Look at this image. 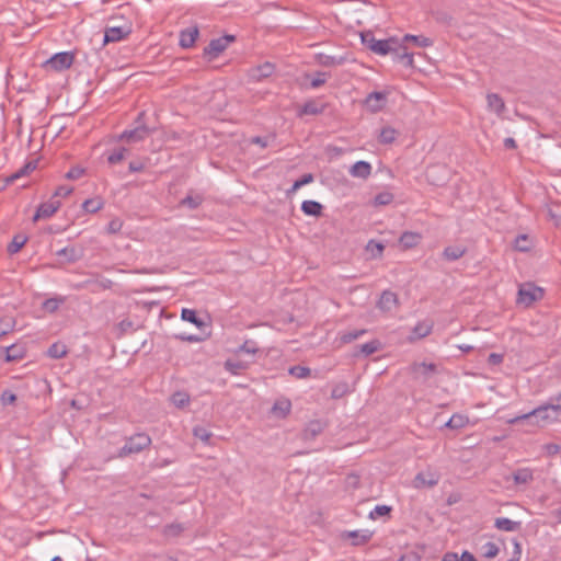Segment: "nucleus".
<instances>
[{
  "mask_svg": "<svg viewBox=\"0 0 561 561\" xmlns=\"http://www.w3.org/2000/svg\"><path fill=\"white\" fill-rule=\"evenodd\" d=\"M534 416L538 421H556L561 417V393L551 399V402L531 410L528 413L517 415L508 421H526L528 417Z\"/></svg>",
  "mask_w": 561,
  "mask_h": 561,
  "instance_id": "nucleus-1",
  "label": "nucleus"
},
{
  "mask_svg": "<svg viewBox=\"0 0 561 561\" xmlns=\"http://www.w3.org/2000/svg\"><path fill=\"white\" fill-rule=\"evenodd\" d=\"M363 44L369 48L373 53L386 56L390 54L391 50H394V44H397L396 37H390L387 39H377L375 38L371 32H366L362 34Z\"/></svg>",
  "mask_w": 561,
  "mask_h": 561,
  "instance_id": "nucleus-2",
  "label": "nucleus"
},
{
  "mask_svg": "<svg viewBox=\"0 0 561 561\" xmlns=\"http://www.w3.org/2000/svg\"><path fill=\"white\" fill-rule=\"evenodd\" d=\"M131 33V23L123 20L121 23L114 15L107 18V43L124 39Z\"/></svg>",
  "mask_w": 561,
  "mask_h": 561,
  "instance_id": "nucleus-3",
  "label": "nucleus"
},
{
  "mask_svg": "<svg viewBox=\"0 0 561 561\" xmlns=\"http://www.w3.org/2000/svg\"><path fill=\"white\" fill-rule=\"evenodd\" d=\"M144 116L145 113L140 112L136 119L137 126L133 129L125 130L119 136L114 137V139L117 141L139 142L148 137L151 134V129L141 123Z\"/></svg>",
  "mask_w": 561,
  "mask_h": 561,
  "instance_id": "nucleus-4",
  "label": "nucleus"
},
{
  "mask_svg": "<svg viewBox=\"0 0 561 561\" xmlns=\"http://www.w3.org/2000/svg\"><path fill=\"white\" fill-rule=\"evenodd\" d=\"M151 443L150 437L145 433H137L126 439L125 445L119 449L118 457L140 453Z\"/></svg>",
  "mask_w": 561,
  "mask_h": 561,
  "instance_id": "nucleus-5",
  "label": "nucleus"
},
{
  "mask_svg": "<svg viewBox=\"0 0 561 561\" xmlns=\"http://www.w3.org/2000/svg\"><path fill=\"white\" fill-rule=\"evenodd\" d=\"M543 297L542 288L536 286L534 283H525L519 286L517 304L529 307L535 301Z\"/></svg>",
  "mask_w": 561,
  "mask_h": 561,
  "instance_id": "nucleus-6",
  "label": "nucleus"
},
{
  "mask_svg": "<svg viewBox=\"0 0 561 561\" xmlns=\"http://www.w3.org/2000/svg\"><path fill=\"white\" fill-rule=\"evenodd\" d=\"M234 39L236 38L233 35H225L211 39L209 44L204 48V56L208 57L209 60L217 58Z\"/></svg>",
  "mask_w": 561,
  "mask_h": 561,
  "instance_id": "nucleus-7",
  "label": "nucleus"
},
{
  "mask_svg": "<svg viewBox=\"0 0 561 561\" xmlns=\"http://www.w3.org/2000/svg\"><path fill=\"white\" fill-rule=\"evenodd\" d=\"M75 60V55L71 51H61L53 55L45 64V66L54 71H62L71 67Z\"/></svg>",
  "mask_w": 561,
  "mask_h": 561,
  "instance_id": "nucleus-8",
  "label": "nucleus"
},
{
  "mask_svg": "<svg viewBox=\"0 0 561 561\" xmlns=\"http://www.w3.org/2000/svg\"><path fill=\"white\" fill-rule=\"evenodd\" d=\"M60 206L61 203L53 197L50 201L42 203L33 216V221L36 222L39 219L50 218L60 208Z\"/></svg>",
  "mask_w": 561,
  "mask_h": 561,
  "instance_id": "nucleus-9",
  "label": "nucleus"
},
{
  "mask_svg": "<svg viewBox=\"0 0 561 561\" xmlns=\"http://www.w3.org/2000/svg\"><path fill=\"white\" fill-rule=\"evenodd\" d=\"M91 51L88 54L90 58L95 57L96 61H103V48L105 47V31L96 32L90 39Z\"/></svg>",
  "mask_w": 561,
  "mask_h": 561,
  "instance_id": "nucleus-10",
  "label": "nucleus"
},
{
  "mask_svg": "<svg viewBox=\"0 0 561 561\" xmlns=\"http://www.w3.org/2000/svg\"><path fill=\"white\" fill-rule=\"evenodd\" d=\"M386 102H387V93L386 92L374 91V92L369 93L365 99V104L374 113L381 111L385 107Z\"/></svg>",
  "mask_w": 561,
  "mask_h": 561,
  "instance_id": "nucleus-11",
  "label": "nucleus"
},
{
  "mask_svg": "<svg viewBox=\"0 0 561 561\" xmlns=\"http://www.w3.org/2000/svg\"><path fill=\"white\" fill-rule=\"evenodd\" d=\"M390 54L393 55V59L404 64L407 67L413 66V55L407 51V47L404 43L397 38V44H394V50H391Z\"/></svg>",
  "mask_w": 561,
  "mask_h": 561,
  "instance_id": "nucleus-12",
  "label": "nucleus"
},
{
  "mask_svg": "<svg viewBox=\"0 0 561 561\" xmlns=\"http://www.w3.org/2000/svg\"><path fill=\"white\" fill-rule=\"evenodd\" d=\"M438 483V476L433 472H420L413 480V485L416 489L432 488Z\"/></svg>",
  "mask_w": 561,
  "mask_h": 561,
  "instance_id": "nucleus-13",
  "label": "nucleus"
},
{
  "mask_svg": "<svg viewBox=\"0 0 561 561\" xmlns=\"http://www.w3.org/2000/svg\"><path fill=\"white\" fill-rule=\"evenodd\" d=\"M199 31L196 26L194 27H187L180 33V46L182 48H191L197 37H198Z\"/></svg>",
  "mask_w": 561,
  "mask_h": 561,
  "instance_id": "nucleus-14",
  "label": "nucleus"
},
{
  "mask_svg": "<svg viewBox=\"0 0 561 561\" xmlns=\"http://www.w3.org/2000/svg\"><path fill=\"white\" fill-rule=\"evenodd\" d=\"M350 174L353 178L366 180L371 174V165L367 161H357L351 167Z\"/></svg>",
  "mask_w": 561,
  "mask_h": 561,
  "instance_id": "nucleus-15",
  "label": "nucleus"
},
{
  "mask_svg": "<svg viewBox=\"0 0 561 561\" xmlns=\"http://www.w3.org/2000/svg\"><path fill=\"white\" fill-rule=\"evenodd\" d=\"M275 66L271 62H264L253 69H251L250 76L256 81L266 79L273 75Z\"/></svg>",
  "mask_w": 561,
  "mask_h": 561,
  "instance_id": "nucleus-16",
  "label": "nucleus"
},
{
  "mask_svg": "<svg viewBox=\"0 0 561 561\" xmlns=\"http://www.w3.org/2000/svg\"><path fill=\"white\" fill-rule=\"evenodd\" d=\"M56 254L60 257L61 263H73L77 262L82 253L80 250L75 247H66L56 252Z\"/></svg>",
  "mask_w": 561,
  "mask_h": 561,
  "instance_id": "nucleus-17",
  "label": "nucleus"
},
{
  "mask_svg": "<svg viewBox=\"0 0 561 561\" xmlns=\"http://www.w3.org/2000/svg\"><path fill=\"white\" fill-rule=\"evenodd\" d=\"M398 305V296L390 291L385 290L378 301V308L383 311H390Z\"/></svg>",
  "mask_w": 561,
  "mask_h": 561,
  "instance_id": "nucleus-18",
  "label": "nucleus"
},
{
  "mask_svg": "<svg viewBox=\"0 0 561 561\" xmlns=\"http://www.w3.org/2000/svg\"><path fill=\"white\" fill-rule=\"evenodd\" d=\"M290 409L291 402L288 399H279L275 401L272 412L275 417L285 419L289 414Z\"/></svg>",
  "mask_w": 561,
  "mask_h": 561,
  "instance_id": "nucleus-19",
  "label": "nucleus"
},
{
  "mask_svg": "<svg viewBox=\"0 0 561 561\" xmlns=\"http://www.w3.org/2000/svg\"><path fill=\"white\" fill-rule=\"evenodd\" d=\"M5 352V362H15L22 359L25 356V348L20 344H12L10 346L4 347Z\"/></svg>",
  "mask_w": 561,
  "mask_h": 561,
  "instance_id": "nucleus-20",
  "label": "nucleus"
},
{
  "mask_svg": "<svg viewBox=\"0 0 561 561\" xmlns=\"http://www.w3.org/2000/svg\"><path fill=\"white\" fill-rule=\"evenodd\" d=\"M37 168V160H32L26 162L20 170H18L15 173L11 174L10 176L5 178V184H11L15 180L27 175L32 171H34Z\"/></svg>",
  "mask_w": 561,
  "mask_h": 561,
  "instance_id": "nucleus-21",
  "label": "nucleus"
},
{
  "mask_svg": "<svg viewBox=\"0 0 561 561\" xmlns=\"http://www.w3.org/2000/svg\"><path fill=\"white\" fill-rule=\"evenodd\" d=\"M488 108L497 115H501L505 110L503 99L496 93H489L486 95Z\"/></svg>",
  "mask_w": 561,
  "mask_h": 561,
  "instance_id": "nucleus-22",
  "label": "nucleus"
},
{
  "mask_svg": "<svg viewBox=\"0 0 561 561\" xmlns=\"http://www.w3.org/2000/svg\"><path fill=\"white\" fill-rule=\"evenodd\" d=\"M316 59L317 62L323 67L340 66L345 62V57L343 56H330L322 53L317 54Z\"/></svg>",
  "mask_w": 561,
  "mask_h": 561,
  "instance_id": "nucleus-23",
  "label": "nucleus"
},
{
  "mask_svg": "<svg viewBox=\"0 0 561 561\" xmlns=\"http://www.w3.org/2000/svg\"><path fill=\"white\" fill-rule=\"evenodd\" d=\"M520 525H522L520 522H515V520H512L506 517H499L494 522V526L499 530H503V531H517V530H519Z\"/></svg>",
  "mask_w": 561,
  "mask_h": 561,
  "instance_id": "nucleus-24",
  "label": "nucleus"
},
{
  "mask_svg": "<svg viewBox=\"0 0 561 561\" xmlns=\"http://www.w3.org/2000/svg\"><path fill=\"white\" fill-rule=\"evenodd\" d=\"M467 249L460 245L446 247L443 251V257L447 261H456L462 257Z\"/></svg>",
  "mask_w": 561,
  "mask_h": 561,
  "instance_id": "nucleus-25",
  "label": "nucleus"
},
{
  "mask_svg": "<svg viewBox=\"0 0 561 561\" xmlns=\"http://www.w3.org/2000/svg\"><path fill=\"white\" fill-rule=\"evenodd\" d=\"M381 343L378 340H373L357 346L358 351L354 353L355 356L364 355L369 356L379 351Z\"/></svg>",
  "mask_w": 561,
  "mask_h": 561,
  "instance_id": "nucleus-26",
  "label": "nucleus"
},
{
  "mask_svg": "<svg viewBox=\"0 0 561 561\" xmlns=\"http://www.w3.org/2000/svg\"><path fill=\"white\" fill-rule=\"evenodd\" d=\"M371 537V534L369 531H347L343 534V538H351L353 539L352 545L353 546H359L365 542H367Z\"/></svg>",
  "mask_w": 561,
  "mask_h": 561,
  "instance_id": "nucleus-27",
  "label": "nucleus"
},
{
  "mask_svg": "<svg viewBox=\"0 0 561 561\" xmlns=\"http://www.w3.org/2000/svg\"><path fill=\"white\" fill-rule=\"evenodd\" d=\"M323 206L316 201H304L301 204V210L308 216H320L322 214Z\"/></svg>",
  "mask_w": 561,
  "mask_h": 561,
  "instance_id": "nucleus-28",
  "label": "nucleus"
},
{
  "mask_svg": "<svg viewBox=\"0 0 561 561\" xmlns=\"http://www.w3.org/2000/svg\"><path fill=\"white\" fill-rule=\"evenodd\" d=\"M421 240V236L416 232L405 231L401 234L399 242L404 249L415 247Z\"/></svg>",
  "mask_w": 561,
  "mask_h": 561,
  "instance_id": "nucleus-29",
  "label": "nucleus"
},
{
  "mask_svg": "<svg viewBox=\"0 0 561 561\" xmlns=\"http://www.w3.org/2000/svg\"><path fill=\"white\" fill-rule=\"evenodd\" d=\"M27 236L23 233H18L13 237L12 241L8 244L7 251L9 254L18 253L24 244L27 242Z\"/></svg>",
  "mask_w": 561,
  "mask_h": 561,
  "instance_id": "nucleus-30",
  "label": "nucleus"
},
{
  "mask_svg": "<svg viewBox=\"0 0 561 561\" xmlns=\"http://www.w3.org/2000/svg\"><path fill=\"white\" fill-rule=\"evenodd\" d=\"M533 470L529 468H522L513 473V480L516 484H527L533 481Z\"/></svg>",
  "mask_w": 561,
  "mask_h": 561,
  "instance_id": "nucleus-31",
  "label": "nucleus"
},
{
  "mask_svg": "<svg viewBox=\"0 0 561 561\" xmlns=\"http://www.w3.org/2000/svg\"><path fill=\"white\" fill-rule=\"evenodd\" d=\"M402 42H412L415 46L419 47H430L433 45V41L428 37H425L423 35H411L407 34L403 36Z\"/></svg>",
  "mask_w": 561,
  "mask_h": 561,
  "instance_id": "nucleus-32",
  "label": "nucleus"
},
{
  "mask_svg": "<svg viewBox=\"0 0 561 561\" xmlns=\"http://www.w3.org/2000/svg\"><path fill=\"white\" fill-rule=\"evenodd\" d=\"M103 201L101 197L85 199L82 204V208L85 213L94 214L102 209Z\"/></svg>",
  "mask_w": 561,
  "mask_h": 561,
  "instance_id": "nucleus-33",
  "label": "nucleus"
},
{
  "mask_svg": "<svg viewBox=\"0 0 561 561\" xmlns=\"http://www.w3.org/2000/svg\"><path fill=\"white\" fill-rule=\"evenodd\" d=\"M67 354L66 345L61 343H54L47 350V355L51 358L59 359Z\"/></svg>",
  "mask_w": 561,
  "mask_h": 561,
  "instance_id": "nucleus-34",
  "label": "nucleus"
},
{
  "mask_svg": "<svg viewBox=\"0 0 561 561\" xmlns=\"http://www.w3.org/2000/svg\"><path fill=\"white\" fill-rule=\"evenodd\" d=\"M322 431V423H309L308 427L302 432V438L305 440L313 439Z\"/></svg>",
  "mask_w": 561,
  "mask_h": 561,
  "instance_id": "nucleus-35",
  "label": "nucleus"
},
{
  "mask_svg": "<svg viewBox=\"0 0 561 561\" xmlns=\"http://www.w3.org/2000/svg\"><path fill=\"white\" fill-rule=\"evenodd\" d=\"M397 134L398 133L394 128L389 127V126L383 127L380 130L379 141L385 145L392 144L396 140Z\"/></svg>",
  "mask_w": 561,
  "mask_h": 561,
  "instance_id": "nucleus-36",
  "label": "nucleus"
},
{
  "mask_svg": "<svg viewBox=\"0 0 561 561\" xmlns=\"http://www.w3.org/2000/svg\"><path fill=\"white\" fill-rule=\"evenodd\" d=\"M181 318L184 321L195 324L197 328H201L204 325V322L196 316V312L193 309H186V308L182 309Z\"/></svg>",
  "mask_w": 561,
  "mask_h": 561,
  "instance_id": "nucleus-37",
  "label": "nucleus"
},
{
  "mask_svg": "<svg viewBox=\"0 0 561 561\" xmlns=\"http://www.w3.org/2000/svg\"><path fill=\"white\" fill-rule=\"evenodd\" d=\"M247 368V364L241 360L228 359L225 362V369L232 375H239Z\"/></svg>",
  "mask_w": 561,
  "mask_h": 561,
  "instance_id": "nucleus-38",
  "label": "nucleus"
},
{
  "mask_svg": "<svg viewBox=\"0 0 561 561\" xmlns=\"http://www.w3.org/2000/svg\"><path fill=\"white\" fill-rule=\"evenodd\" d=\"M313 181V175L311 173L304 174L299 180L295 181L293 186L287 191V194L290 195L298 191L304 185H307Z\"/></svg>",
  "mask_w": 561,
  "mask_h": 561,
  "instance_id": "nucleus-39",
  "label": "nucleus"
},
{
  "mask_svg": "<svg viewBox=\"0 0 561 561\" xmlns=\"http://www.w3.org/2000/svg\"><path fill=\"white\" fill-rule=\"evenodd\" d=\"M436 369L434 364L419 363L413 365V371L425 377H428Z\"/></svg>",
  "mask_w": 561,
  "mask_h": 561,
  "instance_id": "nucleus-40",
  "label": "nucleus"
},
{
  "mask_svg": "<svg viewBox=\"0 0 561 561\" xmlns=\"http://www.w3.org/2000/svg\"><path fill=\"white\" fill-rule=\"evenodd\" d=\"M190 401V396L184 391H178L172 394L171 402L176 408H184Z\"/></svg>",
  "mask_w": 561,
  "mask_h": 561,
  "instance_id": "nucleus-41",
  "label": "nucleus"
},
{
  "mask_svg": "<svg viewBox=\"0 0 561 561\" xmlns=\"http://www.w3.org/2000/svg\"><path fill=\"white\" fill-rule=\"evenodd\" d=\"M193 434L195 437L201 439L205 444H209L210 437L213 436L211 432H209L205 426L197 425L193 430Z\"/></svg>",
  "mask_w": 561,
  "mask_h": 561,
  "instance_id": "nucleus-42",
  "label": "nucleus"
},
{
  "mask_svg": "<svg viewBox=\"0 0 561 561\" xmlns=\"http://www.w3.org/2000/svg\"><path fill=\"white\" fill-rule=\"evenodd\" d=\"M184 525L180 523H173L164 527L163 534L167 537H178L184 531Z\"/></svg>",
  "mask_w": 561,
  "mask_h": 561,
  "instance_id": "nucleus-43",
  "label": "nucleus"
},
{
  "mask_svg": "<svg viewBox=\"0 0 561 561\" xmlns=\"http://www.w3.org/2000/svg\"><path fill=\"white\" fill-rule=\"evenodd\" d=\"M322 108L313 101L307 102L300 110L301 115H318Z\"/></svg>",
  "mask_w": 561,
  "mask_h": 561,
  "instance_id": "nucleus-44",
  "label": "nucleus"
},
{
  "mask_svg": "<svg viewBox=\"0 0 561 561\" xmlns=\"http://www.w3.org/2000/svg\"><path fill=\"white\" fill-rule=\"evenodd\" d=\"M289 374L298 379H304L310 376L311 370L308 367L296 365L289 368Z\"/></svg>",
  "mask_w": 561,
  "mask_h": 561,
  "instance_id": "nucleus-45",
  "label": "nucleus"
},
{
  "mask_svg": "<svg viewBox=\"0 0 561 561\" xmlns=\"http://www.w3.org/2000/svg\"><path fill=\"white\" fill-rule=\"evenodd\" d=\"M393 194L390 192H381L375 196L374 204L376 206H386L392 203Z\"/></svg>",
  "mask_w": 561,
  "mask_h": 561,
  "instance_id": "nucleus-46",
  "label": "nucleus"
},
{
  "mask_svg": "<svg viewBox=\"0 0 561 561\" xmlns=\"http://www.w3.org/2000/svg\"><path fill=\"white\" fill-rule=\"evenodd\" d=\"M348 391V385L346 382H340L333 387L331 391V397L333 399H340L343 398Z\"/></svg>",
  "mask_w": 561,
  "mask_h": 561,
  "instance_id": "nucleus-47",
  "label": "nucleus"
},
{
  "mask_svg": "<svg viewBox=\"0 0 561 561\" xmlns=\"http://www.w3.org/2000/svg\"><path fill=\"white\" fill-rule=\"evenodd\" d=\"M383 249H385V247L382 243L376 242L374 240L368 241V243L366 245V250L371 252L373 257L381 256Z\"/></svg>",
  "mask_w": 561,
  "mask_h": 561,
  "instance_id": "nucleus-48",
  "label": "nucleus"
},
{
  "mask_svg": "<svg viewBox=\"0 0 561 561\" xmlns=\"http://www.w3.org/2000/svg\"><path fill=\"white\" fill-rule=\"evenodd\" d=\"M126 153H128V149L125 147H121L116 150H113V152L110 156H107V162L117 163L124 159Z\"/></svg>",
  "mask_w": 561,
  "mask_h": 561,
  "instance_id": "nucleus-49",
  "label": "nucleus"
},
{
  "mask_svg": "<svg viewBox=\"0 0 561 561\" xmlns=\"http://www.w3.org/2000/svg\"><path fill=\"white\" fill-rule=\"evenodd\" d=\"M366 332H367L366 330L362 329V330H354V331L343 333L341 335V341L343 343H351V342L357 340L358 337H360L362 335H364Z\"/></svg>",
  "mask_w": 561,
  "mask_h": 561,
  "instance_id": "nucleus-50",
  "label": "nucleus"
},
{
  "mask_svg": "<svg viewBox=\"0 0 561 561\" xmlns=\"http://www.w3.org/2000/svg\"><path fill=\"white\" fill-rule=\"evenodd\" d=\"M436 171H443L446 173V169L444 167L432 165L426 171V178L432 184L439 185V179L435 176Z\"/></svg>",
  "mask_w": 561,
  "mask_h": 561,
  "instance_id": "nucleus-51",
  "label": "nucleus"
},
{
  "mask_svg": "<svg viewBox=\"0 0 561 561\" xmlns=\"http://www.w3.org/2000/svg\"><path fill=\"white\" fill-rule=\"evenodd\" d=\"M483 556L488 559L495 558L499 554V547L494 542H486L482 547Z\"/></svg>",
  "mask_w": 561,
  "mask_h": 561,
  "instance_id": "nucleus-52",
  "label": "nucleus"
},
{
  "mask_svg": "<svg viewBox=\"0 0 561 561\" xmlns=\"http://www.w3.org/2000/svg\"><path fill=\"white\" fill-rule=\"evenodd\" d=\"M432 331V325L426 322L417 323L413 330L414 334L417 337H425L427 336Z\"/></svg>",
  "mask_w": 561,
  "mask_h": 561,
  "instance_id": "nucleus-53",
  "label": "nucleus"
},
{
  "mask_svg": "<svg viewBox=\"0 0 561 561\" xmlns=\"http://www.w3.org/2000/svg\"><path fill=\"white\" fill-rule=\"evenodd\" d=\"M85 170L79 165L72 167L66 174L65 178L67 180H78L84 174Z\"/></svg>",
  "mask_w": 561,
  "mask_h": 561,
  "instance_id": "nucleus-54",
  "label": "nucleus"
},
{
  "mask_svg": "<svg viewBox=\"0 0 561 561\" xmlns=\"http://www.w3.org/2000/svg\"><path fill=\"white\" fill-rule=\"evenodd\" d=\"M391 511L390 506L387 505H377L374 511L370 512L369 516L370 518L375 519L379 516L388 515Z\"/></svg>",
  "mask_w": 561,
  "mask_h": 561,
  "instance_id": "nucleus-55",
  "label": "nucleus"
},
{
  "mask_svg": "<svg viewBox=\"0 0 561 561\" xmlns=\"http://www.w3.org/2000/svg\"><path fill=\"white\" fill-rule=\"evenodd\" d=\"M85 287L93 293H101L105 289V284L102 280H87Z\"/></svg>",
  "mask_w": 561,
  "mask_h": 561,
  "instance_id": "nucleus-56",
  "label": "nucleus"
},
{
  "mask_svg": "<svg viewBox=\"0 0 561 561\" xmlns=\"http://www.w3.org/2000/svg\"><path fill=\"white\" fill-rule=\"evenodd\" d=\"M73 192V187L69 185H60L56 188L53 198L56 197H66Z\"/></svg>",
  "mask_w": 561,
  "mask_h": 561,
  "instance_id": "nucleus-57",
  "label": "nucleus"
},
{
  "mask_svg": "<svg viewBox=\"0 0 561 561\" xmlns=\"http://www.w3.org/2000/svg\"><path fill=\"white\" fill-rule=\"evenodd\" d=\"M328 75L325 72H317L316 77L311 80V88L316 89L323 85L327 81Z\"/></svg>",
  "mask_w": 561,
  "mask_h": 561,
  "instance_id": "nucleus-58",
  "label": "nucleus"
},
{
  "mask_svg": "<svg viewBox=\"0 0 561 561\" xmlns=\"http://www.w3.org/2000/svg\"><path fill=\"white\" fill-rule=\"evenodd\" d=\"M201 203H202V197L201 196H196V197L186 196L182 201V204L188 206L191 209L197 208L201 205Z\"/></svg>",
  "mask_w": 561,
  "mask_h": 561,
  "instance_id": "nucleus-59",
  "label": "nucleus"
},
{
  "mask_svg": "<svg viewBox=\"0 0 561 561\" xmlns=\"http://www.w3.org/2000/svg\"><path fill=\"white\" fill-rule=\"evenodd\" d=\"M16 401V396L10 391L4 390L1 394V402L3 405H10L13 404Z\"/></svg>",
  "mask_w": 561,
  "mask_h": 561,
  "instance_id": "nucleus-60",
  "label": "nucleus"
},
{
  "mask_svg": "<svg viewBox=\"0 0 561 561\" xmlns=\"http://www.w3.org/2000/svg\"><path fill=\"white\" fill-rule=\"evenodd\" d=\"M527 241H528L527 236H525V234L517 237L516 241H515V248L522 252L527 251L529 249Z\"/></svg>",
  "mask_w": 561,
  "mask_h": 561,
  "instance_id": "nucleus-61",
  "label": "nucleus"
},
{
  "mask_svg": "<svg viewBox=\"0 0 561 561\" xmlns=\"http://www.w3.org/2000/svg\"><path fill=\"white\" fill-rule=\"evenodd\" d=\"M398 561H420V556L414 551L404 552Z\"/></svg>",
  "mask_w": 561,
  "mask_h": 561,
  "instance_id": "nucleus-62",
  "label": "nucleus"
},
{
  "mask_svg": "<svg viewBox=\"0 0 561 561\" xmlns=\"http://www.w3.org/2000/svg\"><path fill=\"white\" fill-rule=\"evenodd\" d=\"M58 306L59 301L57 299H47L43 304L44 309L49 312H54L55 310H57Z\"/></svg>",
  "mask_w": 561,
  "mask_h": 561,
  "instance_id": "nucleus-63",
  "label": "nucleus"
},
{
  "mask_svg": "<svg viewBox=\"0 0 561 561\" xmlns=\"http://www.w3.org/2000/svg\"><path fill=\"white\" fill-rule=\"evenodd\" d=\"M504 359V355L503 354H499V353H491L488 357V363L490 365H500Z\"/></svg>",
  "mask_w": 561,
  "mask_h": 561,
  "instance_id": "nucleus-64",
  "label": "nucleus"
}]
</instances>
